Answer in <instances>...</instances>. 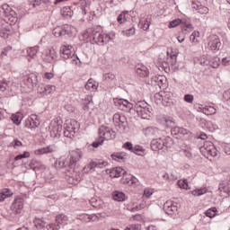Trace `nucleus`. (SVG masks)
Here are the masks:
<instances>
[{
    "mask_svg": "<svg viewBox=\"0 0 230 230\" xmlns=\"http://www.w3.org/2000/svg\"><path fill=\"white\" fill-rule=\"evenodd\" d=\"M100 140H97L92 144L93 148H98V146L103 145V141H111L116 137V132L112 128L107 126H101L99 128Z\"/></svg>",
    "mask_w": 230,
    "mask_h": 230,
    "instance_id": "obj_1",
    "label": "nucleus"
},
{
    "mask_svg": "<svg viewBox=\"0 0 230 230\" xmlns=\"http://www.w3.org/2000/svg\"><path fill=\"white\" fill-rule=\"evenodd\" d=\"M80 129V124L78 121L72 119V120H66L65 124V130H64V136L65 137H68L69 139H73L75 136H76V133Z\"/></svg>",
    "mask_w": 230,
    "mask_h": 230,
    "instance_id": "obj_2",
    "label": "nucleus"
},
{
    "mask_svg": "<svg viewBox=\"0 0 230 230\" xmlns=\"http://www.w3.org/2000/svg\"><path fill=\"white\" fill-rule=\"evenodd\" d=\"M41 58L44 62H47L48 64H55V62L58 60V53H57V49H55V47L47 48L43 51Z\"/></svg>",
    "mask_w": 230,
    "mask_h": 230,
    "instance_id": "obj_3",
    "label": "nucleus"
},
{
    "mask_svg": "<svg viewBox=\"0 0 230 230\" xmlns=\"http://www.w3.org/2000/svg\"><path fill=\"white\" fill-rule=\"evenodd\" d=\"M170 141L171 138L168 137L155 138L151 141V150L154 152H159V150H163L164 146H168V143H170Z\"/></svg>",
    "mask_w": 230,
    "mask_h": 230,
    "instance_id": "obj_4",
    "label": "nucleus"
},
{
    "mask_svg": "<svg viewBox=\"0 0 230 230\" xmlns=\"http://www.w3.org/2000/svg\"><path fill=\"white\" fill-rule=\"evenodd\" d=\"M135 110L140 118L142 119H149L152 112H150V110L146 108V102H138L135 104Z\"/></svg>",
    "mask_w": 230,
    "mask_h": 230,
    "instance_id": "obj_5",
    "label": "nucleus"
},
{
    "mask_svg": "<svg viewBox=\"0 0 230 230\" xmlns=\"http://www.w3.org/2000/svg\"><path fill=\"white\" fill-rule=\"evenodd\" d=\"M2 10H4V20L7 24H15L17 22V13H15V11L12 9V7L8 5H3Z\"/></svg>",
    "mask_w": 230,
    "mask_h": 230,
    "instance_id": "obj_6",
    "label": "nucleus"
},
{
    "mask_svg": "<svg viewBox=\"0 0 230 230\" xmlns=\"http://www.w3.org/2000/svg\"><path fill=\"white\" fill-rule=\"evenodd\" d=\"M201 154H203L204 157L209 158V157H217V148L215 147V145L212 144V142L206 141L203 145V146L200 148Z\"/></svg>",
    "mask_w": 230,
    "mask_h": 230,
    "instance_id": "obj_7",
    "label": "nucleus"
},
{
    "mask_svg": "<svg viewBox=\"0 0 230 230\" xmlns=\"http://www.w3.org/2000/svg\"><path fill=\"white\" fill-rule=\"evenodd\" d=\"M107 164H109V163H107V161L94 160V161L90 162L88 164H86L84 167L83 172H84V173H91V172H94L95 168H105V166H107Z\"/></svg>",
    "mask_w": 230,
    "mask_h": 230,
    "instance_id": "obj_8",
    "label": "nucleus"
},
{
    "mask_svg": "<svg viewBox=\"0 0 230 230\" xmlns=\"http://www.w3.org/2000/svg\"><path fill=\"white\" fill-rule=\"evenodd\" d=\"M59 55L63 60H69L75 56V48L69 44H63L59 48Z\"/></svg>",
    "mask_w": 230,
    "mask_h": 230,
    "instance_id": "obj_9",
    "label": "nucleus"
},
{
    "mask_svg": "<svg viewBox=\"0 0 230 230\" xmlns=\"http://www.w3.org/2000/svg\"><path fill=\"white\" fill-rule=\"evenodd\" d=\"M49 130L51 137H58L62 134V121L58 119H54L50 123Z\"/></svg>",
    "mask_w": 230,
    "mask_h": 230,
    "instance_id": "obj_10",
    "label": "nucleus"
},
{
    "mask_svg": "<svg viewBox=\"0 0 230 230\" xmlns=\"http://www.w3.org/2000/svg\"><path fill=\"white\" fill-rule=\"evenodd\" d=\"M221 46L222 42H220V38H218V36L213 34L208 37V48L210 51H218Z\"/></svg>",
    "mask_w": 230,
    "mask_h": 230,
    "instance_id": "obj_11",
    "label": "nucleus"
},
{
    "mask_svg": "<svg viewBox=\"0 0 230 230\" xmlns=\"http://www.w3.org/2000/svg\"><path fill=\"white\" fill-rule=\"evenodd\" d=\"M40 125V117L39 115L32 114L25 121L27 128H37Z\"/></svg>",
    "mask_w": 230,
    "mask_h": 230,
    "instance_id": "obj_12",
    "label": "nucleus"
},
{
    "mask_svg": "<svg viewBox=\"0 0 230 230\" xmlns=\"http://www.w3.org/2000/svg\"><path fill=\"white\" fill-rule=\"evenodd\" d=\"M164 209L167 215H175L179 211V204L172 200H167L164 204Z\"/></svg>",
    "mask_w": 230,
    "mask_h": 230,
    "instance_id": "obj_13",
    "label": "nucleus"
},
{
    "mask_svg": "<svg viewBox=\"0 0 230 230\" xmlns=\"http://www.w3.org/2000/svg\"><path fill=\"white\" fill-rule=\"evenodd\" d=\"M23 208H24V199L21 197H16L11 206L12 211H14V213H21Z\"/></svg>",
    "mask_w": 230,
    "mask_h": 230,
    "instance_id": "obj_14",
    "label": "nucleus"
},
{
    "mask_svg": "<svg viewBox=\"0 0 230 230\" xmlns=\"http://www.w3.org/2000/svg\"><path fill=\"white\" fill-rule=\"evenodd\" d=\"M93 40L98 46H103V44L107 43L106 33L94 31Z\"/></svg>",
    "mask_w": 230,
    "mask_h": 230,
    "instance_id": "obj_15",
    "label": "nucleus"
},
{
    "mask_svg": "<svg viewBox=\"0 0 230 230\" xmlns=\"http://www.w3.org/2000/svg\"><path fill=\"white\" fill-rule=\"evenodd\" d=\"M82 159V153L78 151H74L71 154L70 160H69V168H75L76 166V163Z\"/></svg>",
    "mask_w": 230,
    "mask_h": 230,
    "instance_id": "obj_16",
    "label": "nucleus"
},
{
    "mask_svg": "<svg viewBox=\"0 0 230 230\" xmlns=\"http://www.w3.org/2000/svg\"><path fill=\"white\" fill-rule=\"evenodd\" d=\"M121 182L122 184H128V186H131L132 188H134L136 184H137L138 181H137V178L130 174H126L122 177Z\"/></svg>",
    "mask_w": 230,
    "mask_h": 230,
    "instance_id": "obj_17",
    "label": "nucleus"
},
{
    "mask_svg": "<svg viewBox=\"0 0 230 230\" xmlns=\"http://www.w3.org/2000/svg\"><path fill=\"white\" fill-rule=\"evenodd\" d=\"M55 152V146H48L46 147H41L34 151L35 155H44V154H53Z\"/></svg>",
    "mask_w": 230,
    "mask_h": 230,
    "instance_id": "obj_18",
    "label": "nucleus"
},
{
    "mask_svg": "<svg viewBox=\"0 0 230 230\" xmlns=\"http://www.w3.org/2000/svg\"><path fill=\"white\" fill-rule=\"evenodd\" d=\"M191 8H193L194 10H197L199 12V13H208V12H209V9H208V7L202 5V4H200V2L194 0L191 4Z\"/></svg>",
    "mask_w": 230,
    "mask_h": 230,
    "instance_id": "obj_19",
    "label": "nucleus"
},
{
    "mask_svg": "<svg viewBox=\"0 0 230 230\" xmlns=\"http://www.w3.org/2000/svg\"><path fill=\"white\" fill-rule=\"evenodd\" d=\"M136 73L138 75V76L146 77L148 75H150V72L148 71V68L142 64H137L136 66Z\"/></svg>",
    "mask_w": 230,
    "mask_h": 230,
    "instance_id": "obj_20",
    "label": "nucleus"
},
{
    "mask_svg": "<svg viewBox=\"0 0 230 230\" xmlns=\"http://www.w3.org/2000/svg\"><path fill=\"white\" fill-rule=\"evenodd\" d=\"M127 121V118L120 114V113H115L113 115V123L115 127H121L125 122Z\"/></svg>",
    "mask_w": 230,
    "mask_h": 230,
    "instance_id": "obj_21",
    "label": "nucleus"
},
{
    "mask_svg": "<svg viewBox=\"0 0 230 230\" xmlns=\"http://www.w3.org/2000/svg\"><path fill=\"white\" fill-rule=\"evenodd\" d=\"M114 103L117 107H125V109L128 111L133 107L132 103L125 99H114Z\"/></svg>",
    "mask_w": 230,
    "mask_h": 230,
    "instance_id": "obj_22",
    "label": "nucleus"
},
{
    "mask_svg": "<svg viewBox=\"0 0 230 230\" xmlns=\"http://www.w3.org/2000/svg\"><path fill=\"white\" fill-rule=\"evenodd\" d=\"M94 31H95L93 28L85 30L82 33L83 40H84V42H91V40H93V37L94 36Z\"/></svg>",
    "mask_w": 230,
    "mask_h": 230,
    "instance_id": "obj_23",
    "label": "nucleus"
},
{
    "mask_svg": "<svg viewBox=\"0 0 230 230\" xmlns=\"http://www.w3.org/2000/svg\"><path fill=\"white\" fill-rule=\"evenodd\" d=\"M121 175H125V170H123V168L121 167H115L110 172V177H111L112 179L121 177Z\"/></svg>",
    "mask_w": 230,
    "mask_h": 230,
    "instance_id": "obj_24",
    "label": "nucleus"
},
{
    "mask_svg": "<svg viewBox=\"0 0 230 230\" xmlns=\"http://www.w3.org/2000/svg\"><path fill=\"white\" fill-rule=\"evenodd\" d=\"M13 196V192L10 189H3L0 190V202H4L5 199Z\"/></svg>",
    "mask_w": 230,
    "mask_h": 230,
    "instance_id": "obj_25",
    "label": "nucleus"
},
{
    "mask_svg": "<svg viewBox=\"0 0 230 230\" xmlns=\"http://www.w3.org/2000/svg\"><path fill=\"white\" fill-rule=\"evenodd\" d=\"M84 87L87 91H91V93H94V91L98 89V83L94 81L93 78H91L87 81Z\"/></svg>",
    "mask_w": 230,
    "mask_h": 230,
    "instance_id": "obj_26",
    "label": "nucleus"
},
{
    "mask_svg": "<svg viewBox=\"0 0 230 230\" xmlns=\"http://www.w3.org/2000/svg\"><path fill=\"white\" fill-rule=\"evenodd\" d=\"M80 4H81V10L84 15H86V13H89V11L91 10V1L81 0Z\"/></svg>",
    "mask_w": 230,
    "mask_h": 230,
    "instance_id": "obj_27",
    "label": "nucleus"
},
{
    "mask_svg": "<svg viewBox=\"0 0 230 230\" xmlns=\"http://www.w3.org/2000/svg\"><path fill=\"white\" fill-rule=\"evenodd\" d=\"M139 28L144 30V31H146L148 28H150V20H148V16H145L141 18L139 23H138Z\"/></svg>",
    "mask_w": 230,
    "mask_h": 230,
    "instance_id": "obj_28",
    "label": "nucleus"
},
{
    "mask_svg": "<svg viewBox=\"0 0 230 230\" xmlns=\"http://www.w3.org/2000/svg\"><path fill=\"white\" fill-rule=\"evenodd\" d=\"M61 15L66 17V19H71L74 15V12L71 10L70 6H65L61 9Z\"/></svg>",
    "mask_w": 230,
    "mask_h": 230,
    "instance_id": "obj_29",
    "label": "nucleus"
},
{
    "mask_svg": "<svg viewBox=\"0 0 230 230\" xmlns=\"http://www.w3.org/2000/svg\"><path fill=\"white\" fill-rule=\"evenodd\" d=\"M66 161H67V158H66V156H60L55 163L57 170H62V168H66Z\"/></svg>",
    "mask_w": 230,
    "mask_h": 230,
    "instance_id": "obj_30",
    "label": "nucleus"
},
{
    "mask_svg": "<svg viewBox=\"0 0 230 230\" xmlns=\"http://www.w3.org/2000/svg\"><path fill=\"white\" fill-rule=\"evenodd\" d=\"M91 103H93V97L88 95L83 100L81 103L83 111H89V105H91Z\"/></svg>",
    "mask_w": 230,
    "mask_h": 230,
    "instance_id": "obj_31",
    "label": "nucleus"
},
{
    "mask_svg": "<svg viewBox=\"0 0 230 230\" xmlns=\"http://www.w3.org/2000/svg\"><path fill=\"white\" fill-rule=\"evenodd\" d=\"M111 159H113V161H124V159H127V153L125 152H119V153H113L111 155Z\"/></svg>",
    "mask_w": 230,
    "mask_h": 230,
    "instance_id": "obj_32",
    "label": "nucleus"
},
{
    "mask_svg": "<svg viewBox=\"0 0 230 230\" xmlns=\"http://www.w3.org/2000/svg\"><path fill=\"white\" fill-rule=\"evenodd\" d=\"M24 82L27 85H36L37 75H26L24 77Z\"/></svg>",
    "mask_w": 230,
    "mask_h": 230,
    "instance_id": "obj_33",
    "label": "nucleus"
},
{
    "mask_svg": "<svg viewBox=\"0 0 230 230\" xmlns=\"http://www.w3.org/2000/svg\"><path fill=\"white\" fill-rule=\"evenodd\" d=\"M190 40L192 44H199L200 42V32L194 31L190 36Z\"/></svg>",
    "mask_w": 230,
    "mask_h": 230,
    "instance_id": "obj_34",
    "label": "nucleus"
},
{
    "mask_svg": "<svg viewBox=\"0 0 230 230\" xmlns=\"http://www.w3.org/2000/svg\"><path fill=\"white\" fill-rule=\"evenodd\" d=\"M39 53V46L27 49V55L30 58H35Z\"/></svg>",
    "mask_w": 230,
    "mask_h": 230,
    "instance_id": "obj_35",
    "label": "nucleus"
},
{
    "mask_svg": "<svg viewBox=\"0 0 230 230\" xmlns=\"http://www.w3.org/2000/svg\"><path fill=\"white\" fill-rule=\"evenodd\" d=\"M122 35L124 37H132L133 35H136V28L134 25H130L129 28L122 31Z\"/></svg>",
    "mask_w": 230,
    "mask_h": 230,
    "instance_id": "obj_36",
    "label": "nucleus"
},
{
    "mask_svg": "<svg viewBox=\"0 0 230 230\" xmlns=\"http://www.w3.org/2000/svg\"><path fill=\"white\" fill-rule=\"evenodd\" d=\"M11 119L13 123H15V125H21V121H22V113L16 112L11 116Z\"/></svg>",
    "mask_w": 230,
    "mask_h": 230,
    "instance_id": "obj_37",
    "label": "nucleus"
},
{
    "mask_svg": "<svg viewBox=\"0 0 230 230\" xmlns=\"http://www.w3.org/2000/svg\"><path fill=\"white\" fill-rule=\"evenodd\" d=\"M112 197L114 200H117V202H123L125 200V193L115 190L112 193Z\"/></svg>",
    "mask_w": 230,
    "mask_h": 230,
    "instance_id": "obj_38",
    "label": "nucleus"
},
{
    "mask_svg": "<svg viewBox=\"0 0 230 230\" xmlns=\"http://www.w3.org/2000/svg\"><path fill=\"white\" fill-rule=\"evenodd\" d=\"M203 114H206V116H213V114H217V109L213 106H206L202 109Z\"/></svg>",
    "mask_w": 230,
    "mask_h": 230,
    "instance_id": "obj_39",
    "label": "nucleus"
},
{
    "mask_svg": "<svg viewBox=\"0 0 230 230\" xmlns=\"http://www.w3.org/2000/svg\"><path fill=\"white\" fill-rule=\"evenodd\" d=\"M206 193H208V188L206 187L196 189L191 191V195H193V197H200V195H206Z\"/></svg>",
    "mask_w": 230,
    "mask_h": 230,
    "instance_id": "obj_40",
    "label": "nucleus"
},
{
    "mask_svg": "<svg viewBox=\"0 0 230 230\" xmlns=\"http://www.w3.org/2000/svg\"><path fill=\"white\" fill-rule=\"evenodd\" d=\"M209 67H212L213 69H217V67L220 66V58L214 57L211 59H209Z\"/></svg>",
    "mask_w": 230,
    "mask_h": 230,
    "instance_id": "obj_41",
    "label": "nucleus"
},
{
    "mask_svg": "<svg viewBox=\"0 0 230 230\" xmlns=\"http://www.w3.org/2000/svg\"><path fill=\"white\" fill-rule=\"evenodd\" d=\"M56 222L59 226H62L63 224H67V216L64 214L57 216Z\"/></svg>",
    "mask_w": 230,
    "mask_h": 230,
    "instance_id": "obj_42",
    "label": "nucleus"
},
{
    "mask_svg": "<svg viewBox=\"0 0 230 230\" xmlns=\"http://www.w3.org/2000/svg\"><path fill=\"white\" fill-rule=\"evenodd\" d=\"M177 184L181 190H190V184L188 183V180L186 179L179 180L177 181Z\"/></svg>",
    "mask_w": 230,
    "mask_h": 230,
    "instance_id": "obj_43",
    "label": "nucleus"
},
{
    "mask_svg": "<svg viewBox=\"0 0 230 230\" xmlns=\"http://www.w3.org/2000/svg\"><path fill=\"white\" fill-rule=\"evenodd\" d=\"M181 24H184V21L181 18H177L169 22L168 28H177V26H181Z\"/></svg>",
    "mask_w": 230,
    "mask_h": 230,
    "instance_id": "obj_44",
    "label": "nucleus"
},
{
    "mask_svg": "<svg viewBox=\"0 0 230 230\" xmlns=\"http://www.w3.org/2000/svg\"><path fill=\"white\" fill-rule=\"evenodd\" d=\"M145 208H148V203L146 201L145 199H142L141 203L136 206V208H133L131 211H141V209H145Z\"/></svg>",
    "mask_w": 230,
    "mask_h": 230,
    "instance_id": "obj_45",
    "label": "nucleus"
},
{
    "mask_svg": "<svg viewBox=\"0 0 230 230\" xmlns=\"http://www.w3.org/2000/svg\"><path fill=\"white\" fill-rule=\"evenodd\" d=\"M10 33H11V31L6 26L2 27V29L0 30V37L2 39H8Z\"/></svg>",
    "mask_w": 230,
    "mask_h": 230,
    "instance_id": "obj_46",
    "label": "nucleus"
},
{
    "mask_svg": "<svg viewBox=\"0 0 230 230\" xmlns=\"http://www.w3.org/2000/svg\"><path fill=\"white\" fill-rule=\"evenodd\" d=\"M217 211L218 210L217 209V208H210L205 212V215L206 217H208V218H215V217H217Z\"/></svg>",
    "mask_w": 230,
    "mask_h": 230,
    "instance_id": "obj_47",
    "label": "nucleus"
},
{
    "mask_svg": "<svg viewBox=\"0 0 230 230\" xmlns=\"http://www.w3.org/2000/svg\"><path fill=\"white\" fill-rule=\"evenodd\" d=\"M75 27L71 25H64L63 35H72L73 33H75Z\"/></svg>",
    "mask_w": 230,
    "mask_h": 230,
    "instance_id": "obj_48",
    "label": "nucleus"
},
{
    "mask_svg": "<svg viewBox=\"0 0 230 230\" xmlns=\"http://www.w3.org/2000/svg\"><path fill=\"white\" fill-rule=\"evenodd\" d=\"M181 134V136H186L188 134H190V131H188L186 128H174L172 130V134Z\"/></svg>",
    "mask_w": 230,
    "mask_h": 230,
    "instance_id": "obj_49",
    "label": "nucleus"
},
{
    "mask_svg": "<svg viewBox=\"0 0 230 230\" xmlns=\"http://www.w3.org/2000/svg\"><path fill=\"white\" fill-rule=\"evenodd\" d=\"M104 79L106 80V82H113L115 85H118V84L116 83V75L112 73H108L104 75Z\"/></svg>",
    "mask_w": 230,
    "mask_h": 230,
    "instance_id": "obj_50",
    "label": "nucleus"
},
{
    "mask_svg": "<svg viewBox=\"0 0 230 230\" xmlns=\"http://www.w3.org/2000/svg\"><path fill=\"white\" fill-rule=\"evenodd\" d=\"M34 226L37 229H44L46 227V222L42 219H35Z\"/></svg>",
    "mask_w": 230,
    "mask_h": 230,
    "instance_id": "obj_51",
    "label": "nucleus"
},
{
    "mask_svg": "<svg viewBox=\"0 0 230 230\" xmlns=\"http://www.w3.org/2000/svg\"><path fill=\"white\" fill-rule=\"evenodd\" d=\"M199 64L200 66H209V58H208V56L206 55H203L199 58Z\"/></svg>",
    "mask_w": 230,
    "mask_h": 230,
    "instance_id": "obj_52",
    "label": "nucleus"
},
{
    "mask_svg": "<svg viewBox=\"0 0 230 230\" xmlns=\"http://www.w3.org/2000/svg\"><path fill=\"white\" fill-rule=\"evenodd\" d=\"M45 94H51V93H55L57 91V86L53 84H48L44 88Z\"/></svg>",
    "mask_w": 230,
    "mask_h": 230,
    "instance_id": "obj_53",
    "label": "nucleus"
},
{
    "mask_svg": "<svg viewBox=\"0 0 230 230\" xmlns=\"http://www.w3.org/2000/svg\"><path fill=\"white\" fill-rule=\"evenodd\" d=\"M53 35L55 37H62V35H64V29H62V27H56L53 30Z\"/></svg>",
    "mask_w": 230,
    "mask_h": 230,
    "instance_id": "obj_54",
    "label": "nucleus"
},
{
    "mask_svg": "<svg viewBox=\"0 0 230 230\" xmlns=\"http://www.w3.org/2000/svg\"><path fill=\"white\" fill-rule=\"evenodd\" d=\"M30 157V152L24 151L22 155H18L14 157V161H21V159H28Z\"/></svg>",
    "mask_w": 230,
    "mask_h": 230,
    "instance_id": "obj_55",
    "label": "nucleus"
},
{
    "mask_svg": "<svg viewBox=\"0 0 230 230\" xmlns=\"http://www.w3.org/2000/svg\"><path fill=\"white\" fill-rule=\"evenodd\" d=\"M218 190L221 193L224 191L230 197V187L228 185L224 186V183H220Z\"/></svg>",
    "mask_w": 230,
    "mask_h": 230,
    "instance_id": "obj_56",
    "label": "nucleus"
},
{
    "mask_svg": "<svg viewBox=\"0 0 230 230\" xmlns=\"http://www.w3.org/2000/svg\"><path fill=\"white\" fill-rule=\"evenodd\" d=\"M132 152L134 154H137V155H141V154H145V149L143 148V146H136L135 147H133Z\"/></svg>",
    "mask_w": 230,
    "mask_h": 230,
    "instance_id": "obj_57",
    "label": "nucleus"
},
{
    "mask_svg": "<svg viewBox=\"0 0 230 230\" xmlns=\"http://www.w3.org/2000/svg\"><path fill=\"white\" fill-rule=\"evenodd\" d=\"M152 195H154V190L148 188L145 189L142 199H148L149 197H152Z\"/></svg>",
    "mask_w": 230,
    "mask_h": 230,
    "instance_id": "obj_58",
    "label": "nucleus"
},
{
    "mask_svg": "<svg viewBox=\"0 0 230 230\" xmlns=\"http://www.w3.org/2000/svg\"><path fill=\"white\" fill-rule=\"evenodd\" d=\"M145 136H154L155 134V129L152 127L146 128L143 130Z\"/></svg>",
    "mask_w": 230,
    "mask_h": 230,
    "instance_id": "obj_59",
    "label": "nucleus"
},
{
    "mask_svg": "<svg viewBox=\"0 0 230 230\" xmlns=\"http://www.w3.org/2000/svg\"><path fill=\"white\" fill-rule=\"evenodd\" d=\"M43 78H45L46 80H53V78H55V71L52 69L51 72H46L43 75Z\"/></svg>",
    "mask_w": 230,
    "mask_h": 230,
    "instance_id": "obj_60",
    "label": "nucleus"
},
{
    "mask_svg": "<svg viewBox=\"0 0 230 230\" xmlns=\"http://www.w3.org/2000/svg\"><path fill=\"white\" fill-rule=\"evenodd\" d=\"M182 24V30L184 31H191V30H193V25H191V23L190 22H183Z\"/></svg>",
    "mask_w": 230,
    "mask_h": 230,
    "instance_id": "obj_61",
    "label": "nucleus"
},
{
    "mask_svg": "<svg viewBox=\"0 0 230 230\" xmlns=\"http://www.w3.org/2000/svg\"><path fill=\"white\" fill-rule=\"evenodd\" d=\"M142 226L140 224L129 225L125 230H141Z\"/></svg>",
    "mask_w": 230,
    "mask_h": 230,
    "instance_id": "obj_62",
    "label": "nucleus"
},
{
    "mask_svg": "<svg viewBox=\"0 0 230 230\" xmlns=\"http://www.w3.org/2000/svg\"><path fill=\"white\" fill-rule=\"evenodd\" d=\"M116 40V32L111 31L109 34L106 33V42Z\"/></svg>",
    "mask_w": 230,
    "mask_h": 230,
    "instance_id": "obj_63",
    "label": "nucleus"
},
{
    "mask_svg": "<svg viewBox=\"0 0 230 230\" xmlns=\"http://www.w3.org/2000/svg\"><path fill=\"white\" fill-rule=\"evenodd\" d=\"M48 230H58L60 229V225L52 223L47 226Z\"/></svg>",
    "mask_w": 230,
    "mask_h": 230,
    "instance_id": "obj_64",
    "label": "nucleus"
}]
</instances>
